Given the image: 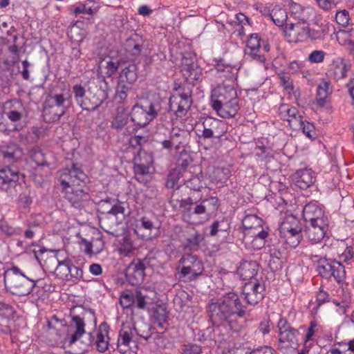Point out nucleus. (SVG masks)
Instances as JSON below:
<instances>
[{"instance_id":"obj_1","label":"nucleus","mask_w":354,"mask_h":354,"mask_svg":"<svg viewBox=\"0 0 354 354\" xmlns=\"http://www.w3.org/2000/svg\"><path fill=\"white\" fill-rule=\"evenodd\" d=\"M207 312L214 328L223 326L232 332H239L242 328L237 318L245 317V310L239 295L230 292L218 299H212L208 305Z\"/></svg>"},{"instance_id":"obj_2","label":"nucleus","mask_w":354,"mask_h":354,"mask_svg":"<svg viewBox=\"0 0 354 354\" xmlns=\"http://www.w3.org/2000/svg\"><path fill=\"white\" fill-rule=\"evenodd\" d=\"M71 323L67 326L64 320L59 319L53 316L48 321L49 328H53L63 348L72 346L86 335L85 326L86 324H96V317L93 310L84 309L79 315L71 313Z\"/></svg>"},{"instance_id":"obj_3","label":"nucleus","mask_w":354,"mask_h":354,"mask_svg":"<svg viewBox=\"0 0 354 354\" xmlns=\"http://www.w3.org/2000/svg\"><path fill=\"white\" fill-rule=\"evenodd\" d=\"M239 101L233 84L223 83L212 91V107L221 118H234L240 108Z\"/></svg>"},{"instance_id":"obj_4","label":"nucleus","mask_w":354,"mask_h":354,"mask_svg":"<svg viewBox=\"0 0 354 354\" xmlns=\"http://www.w3.org/2000/svg\"><path fill=\"white\" fill-rule=\"evenodd\" d=\"M71 104L69 92L48 94L44 102L43 117L46 122H55L63 116Z\"/></svg>"},{"instance_id":"obj_5","label":"nucleus","mask_w":354,"mask_h":354,"mask_svg":"<svg viewBox=\"0 0 354 354\" xmlns=\"http://www.w3.org/2000/svg\"><path fill=\"white\" fill-rule=\"evenodd\" d=\"M3 277L6 288L17 296H26L31 293L37 281H39L26 277L17 266L7 270Z\"/></svg>"},{"instance_id":"obj_6","label":"nucleus","mask_w":354,"mask_h":354,"mask_svg":"<svg viewBox=\"0 0 354 354\" xmlns=\"http://www.w3.org/2000/svg\"><path fill=\"white\" fill-rule=\"evenodd\" d=\"M160 110V100H147L143 102L136 104L131 112V119L137 126L143 127L149 124L158 115Z\"/></svg>"},{"instance_id":"obj_7","label":"nucleus","mask_w":354,"mask_h":354,"mask_svg":"<svg viewBox=\"0 0 354 354\" xmlns=\"http://www.w3.org/2000/svg\"><path fill=\"white\" fill-rule=\"evenodd\" d=\"M284 34L289 42L297 43L310 40L322 39L325 31L323 28H310L308 25L302 26L300 24H294L290 21L284 27Z\"/></svg>"},{"instance_id":"obj_8","label":"nucleus","mask_w":354,"mask_h":354,"mask_svg":"<svg viewBox=\"0 0 354 354\" xmlns=\"http://www.w3.org/2000/svg\"><path fill=\"white\" fill-rule=\"evenodd\" d=\"M277 327L279 329L278 348L284 353L296 350L299 345V330L293 328L283 318L279 320Z\"/></svg>"},{"instance_id":"obj_9","label":"nucleus","mask_w":354,"mask_h":354,"mask_svg":"<svg viewBox=\"0 0 354 354\" xmlns=\"http://www.w3.org/2000/svg\"><path fill=\"white\" fill-rule=\"evenodd\" d=\"M161 222L153 212L147 213L136 221L135 233L142 240H152L160 235Z\"/></svg>"},{"instance_id":"obj_10","label":"nucleus","mask_w":354,"mask_h":354,"mask_svg":"<svg viewBox=\"0 0 354 354\" xmlns=\"http://www.w3.org/2000/svg\"><path fill=\"white\" fill-rule=\"evenodd\" d=\"M192 103V91L189 88L180 86L169 98V111L176 117L185 116Z\"/></svg>"},{"instance_id":"obj_11","label":"nucleus","mask_w":354,"mask_h":354,"mask_svg":"<svg viewBox=\"0 0 354 354\" xmlns=\"http://www.w3.org/2000/svg\"><path fill=\"white\" fill-rule=\"evenodd\" d=\"M182 265L178 272L180 279H186L188 281L196 280L203 274L204 266L201 259L191 254H185L179 260Z\"/></svg>"},{"instance_id":"obj_12","label":"nucleus","mask_w":354,"mask_h":354,"mask_svg":"<svg viewBox=\"0 0 354 354\" xmlns=\"http://www.w3.org/2000/svg\"><path fill=\"white\" fill-rule=\"evenodd\" d=\"M279 232L291 248H296L300 243L302 234L299 220L294 216H288L281 222Z\"/></svg>"},{"instance_id":"obj_13","label":"nucleus","mask_w":354,"mask_h":354,"mask_svg":"<svg viewBox=\"0 0 354 354\" xmlns=\"http://www.w3.org/2000/svg\"><path fill=\"white\" fill-rule=\"evenodd\" d=\"M58 173V180L62 190L80 186L81 183H84L87 178L86 174L75 163H72L70 167L59 170Z\"/></svg>"},{"instance_id":"obj_14","label":"nucleus","mask_w":354,"mask_h":354,"mask_svg":"<svg viewBox=\"0 0 354 354\" xmlns=\"http://www.w3.org/2000/svg\"><path fill=\"white\" fill-rule=\"evenodd\" d=\"M179 207L181 209L184 221L193 225L202 223L201 216L205 214V207L201 203L197 204L189 197L179 201Z\"/></svg>"},{"instance_id":"obj_15","label":"nucleus","mask_w":354,"mask_h":354,"mask_svg":"<svg viewBox=\"0 0 354 354\" xmlns=\"http://www.w3.org/2000/svg\"><path fill=\"white\" fill-rule=\"evenodd\" d=\"M202 126V137L204 139H218L227 132V125L225 122L212 117L203 118Z\"/></svg>"},{"instance_id":"obj_16","label":"nucleus","mask_w":354,"mask_h":354,"mask_svg":"<svg viewBox=\"0 0 354 354\" xmlns=\"http://www.w3.org/2000/svg\"><path fill=\"white\" fill-rule=\"evenodd\" d=\"M243 294L248 304L255 306L265 297V284L259 281L246 283L243 288Z\"/></svg>"},{"instance_id":"obj_17","label":"nucleus","mask_w":354,"mask_h":354,"mask_svg":"<svg viewBox=\"0 0 354 354\" xmlns=\"http://www.w3.org/2000/svg\"><path fill=\"white\" fill-rule=\"evenodd\" d=\"M64 197L75 208H83L91 203V196L82 189L73 187L62 190Z\"/></svg>"},{"instance_id":"obj_18","label":"nucleus","mask_w":354,"mask_h":354,"mask_svg":"<svg viewBox=\"0 0 354 354\" xmlns=\"http://www.w3.org/2000/svg\"><path fill=\"white\" fill-rule=\"evenodd\" d=\"M17 173L12 172L10 169L0 170V190L6 192L9 196L16 195L21 185L17 183Z\"/></svg>"},{"instance_id":"obj_19","label":"nucleus","mask_w":354,"mask_h":354,"mask_svg":"<svg viewBox=\"0 0 354 354\" xmlns=\"http://www.w3.org/2000/svg\"><path fill=\"white\" fill-rule=\"evenodd\" d=\"M328 222L320 220L317 223H307L305 224L304 234L312 243L320 242L324 237L328 230Z\"/></svg>"},{"instance_id":"obj_20","label":"nucleus","mask_w":354,"mask_h":354,"mask_svg":"<svg viewBox=\"0 0 354 354\" xmlns=\"http://www.w3.org/2000/svg\"><path fill=\"white\" fill-rule=\"evenodd\" d=\"M261 41L258 34L253 33L250 35L245 50V56L247 59L256 61L259 64H265L266 58L264 55L259 54L261 48Z\"/></svg>"},{"instance_id":"obj_21","label":"nucleus","mask_w":354,"mask_h":354,"mask_svg":"<svg viewBox=\"0 0 354 354\" xmlns=\"http://www.w3.org/2000/svg\"><path fill=\"white\" fill-rule=\"evenodd\" d=\"M107 98V93L101 88H96L95 91L88 90L82 105L83 110L94 111L100 107Z\"/></svg>"},{"instance_id":"obj_22","label":"nucleus","mask_w":354,"mask_h":354,"mask_svg":"<svg viewBox=\"0 0 354 354\" xmlns=\"http://www.w3.org/2000/svg\"><path fill=\"white\" fill-rule=\"evenodd\" d=\"M290 19H294L297 21L296 24H306L315 15L313 8L302 6L301 4L290 1L289 8ZM289 19V23L290 22Z\"/></svg>"},{"instance_id":"obj_23","label":"nucleus","mask_w":354,"mask_h":354,"mask_svg":"<svg viewBox=\"0 0 354 354\" xmlns=\"http://www.w3.org/2000/svg\"><path fill=\"white\" fill-rule=\"evenodd\" d=\"M145 268L140 259H134L127 267L126 277L132 286L141 284L145 277Z\"/></svg>"},{"instance_id":"obj_24","label":"nucleus","mask_w":354,"mask_h":354,"mask_svg":"<svg viewBox=\"0 0 354 354\" xmlns=\"http://www.w3.org/2000/svg\"><path fill=\"white\" fill-rule=\"evenodd\" d=\"M279 111L281 119L286 120L292 129L300 130L302 125V116L297 108L283 104L279 107Z\"/></svg>"},{"instance_id":"obj_25","label":"nucleus","mask_w":354,"mask_h":354,"mask_svg":"<svg viewBox=\"0 0 354 354\" xmlns=\"http://www.w3.org/2000/svg\"><path fill=\"white\" fill-rule=\"evenodd\" d=\"M183 76L189 84H194L202 77V70L192 59L184 57L183 59L182 69Z\"/></svg>"},{"instance_id":"obj_26","label":"nucleus","mask_w":354,"mask_h":354,"mask_svg":"<svg viewBox=\"0 0 354 354\" xmlns=\"http://www.w3.org/2000/svg\"><path fill=\"white\" fill-rule=\"evenodd\" d=\"M303 217L305 223H317L320 220L328 221L327 217L324 216L323 209L314 202H310L304 207Z\"/></svg>"},{"instance_id":"obj_27","label":"nucleus","mask_w":354,"mask_h":354,"mask_svg":"<svg viewBox=\"0 0 354 354\" xmlns=\"http://www.w3.org/2000/svg\"><path fill=\"white\" fill-rule=\"evenodd\" d=\"M136 328L129 324L122 326L118 339V348L122 353H124L129 348V344L136 333Z\"/></svg>"},{"instance_id":"obj_28","label":"nucleus","mask_w":354,"mask_h":354,"mask_svg":"<svg viewBox=\"0 0 354 354\" xmlns=\"http://www.w3.org/2000/svg\"><path fill=\"white\" fill-rule=\"evenodd\" d=\"M15 310L12 305L4 301H0V317H2V322H0V332L4 334H9L11 328L8 326L10 319L14 317Z\"/></svg>"},{"instance_id":"obj_29","label":"nucleus","mask_w":354,"mask_h":354,"mask_svg":"<svg viewBox=\"0 0 354 354\" xmlns=\"http://www.w3.org/2000/svg\"><path fill=\"white\" fill-rule=\"evenodd\" d=\"M259 265L256 261L243 260L237 270V273L243 280H250L257 274Z\"/></svg>"},{"instance_id":"obj_30","label":"nucleus","mask_w":354,"mask_h":354,"mask_svg":"<svg viewBox=\"0 0 354 354\" xmlns=\"http://www.w3.org/2000/svg\"><path fill=\"white\" fill-rule=\"evenodd\" d=\"M315 180V173L312 169L305 168L297 171L295 185L301 189L310 187Z\"/></svg>"},{"instance_id":"obj_31","label":"nucleus","mask_w":354,"mask_h":354,"mask_svg":"<svg viewBox=\"0 0 354 354\" xmlns=\"http://www.w3.org/2000/svg\"><path fill=\"white\" fill-rule=\"evenodd\" d=\"M348 68L342 59H337L333 61L330 68L326 71V75L331 80L338 81L344 79L346 76Z\"/></svg>"},{"instance_id":"obj_32","label":"nucleus","mask_w":354,"mask_h":354,"mask_svg":"<svg viewBox=\"0 0 354 354\" xmlns=\"http://www.w3.org/2000/svg\"><path fill=\"white\" fill-rule=\"evenodd\" d=\"M109 325L106 322L102 323L99 326L95 341L97 349L100 353H104L109 348Z\"/></svg>"},{"instance_id":"obj_33","label":"nucleus","mask_w":354,"mask_h":354,"mask_svg":"<svg viewBox=\"0 0 354 354\" xmlns=\"http://www.w3.org/2000/svg\"><path fill=\"white\" fill-rule=\"evenodd\" d=\"M100 225L102 229L108 234L115 235L117 232L116 227L119 223L118 217L113 214L104 212L99 218Z\"/></svg>"},{"instance_id":"obj_34","label":"nucleus","mask_w":354,"mask_h":354,"mask_svg":"<svg viewBox=\"0 0 354 354\" xmlns=\"http://www.w3.org/2000/svg\"><path fill=\"white\" fill-rule=\"evenodd\" d=\"M333 92V86L329 81L322 80L317 88L316 101L319 107H324L328 101V96Z\"/></svg>"},{"instance_id":"obj_35","label":"nucleus","mask_w":354,"mask_h":354,"mask_svg":"<svg viewBox=\"0 0 354 354\" xmlns=\"http://www.w3.org/2000/svg\"><path fill=\"white\" fill-rule=\"evenodd\" d=\"M310 258L317 263V271L318 274L323 278L330 279V270L333 259L326 257H321L318 254H309Z\"/></svg>"},{"instance_id":"obj_36","label":"nucleus","mask_w":354,"mask_h":354,"mask_svg":"<svg viewBox=\"0 0 354 354\" xmlns=\"http://www.w3.org/2000/svg\"><path fill=\"white\" fill-rule=\"evenodd\" d=\"M0 151L3 156L9 161H17L23 156L22 149L13 142L1 146Z\"/></svg>"},{"instance_id":"obj_37","label":"nucleus","mask_w":354,"mask_h":354,"mask_svg":"<svg viewBox=\"0 0 354 354\" xmlns=\"http://www.w3.org/2000/svg\"><path fill=\"white\" fill-rule=\"evenodd\" d=\"M138 79V67L135 64H129L121 71L119 82L121 83L133 84Z\"/></svg>"},{"instance_id":"obj_38","label":"nucleus","mask_w":354,"mask_h":354,"mask_svg":"<svg viewBox=\"0 0 354 354\" xmlns=\"http://www.w3.org/2000/svg\"><path fill=\"white\" fill-rule=\"evenodd\" d=\"M269 236L268 227H264L263 225L253 230L243 231V241L248 243L252 238L267 239Z\"/></svg>"},{"instance_id":"obj_39","label":"nucleus","mask_w":354,"mask_h":354,"mask_svg":"<svg viewBox=\"0 0 354 354\" xmlns=\"http://www.w3.org/2000/svg\"><path fill=\"white\" fill-rule=\"evenodd\" d=\"M128 122L129 113L126 112L125 109L123 106L117 107L115 116L111 122V127L116 130H121Z\"/></svg>"},{"instance_id":"obj_40","label":"nucleus","mask_w":354,"mask_h":354,"mask_svg":"<svg viewBox=\"0 0 354 354\" xmlns=\"http://www.w3.org/2000/svg\"><path fill=\"white\" fill-rule=\"evenodd\" d=\"M230 229V224L229 221L223 218L221 220L214 221L209 226V236H216L220 233L228 234Z\"/></svg>"},{"instance_id":"obj_41","label":"nucleus","mask_w":354,"mask_h":354,"mask_svg":"<svg viewBox=\"0 0 354 354\" xmlns=\"http://www.w3.org/2000/svg\"><path fill=\"white\" fill-rule=\"evenodd\" d=\"M102 205L109 204L111 205V209H109L106 212L109 214H113L118 217L119 214L124 215L125 211V203L121 201H119L118 199L106 198L104 200L101 201Z\"/></svg>"},{"instance_id":"obj_42","label":"nucleus","mask_w":354,"mask_h":354,"mask_svg":"<svg viewBox=\"0 0 354 354\" xmlns=\"http://www.w3.org/2000/svg\"><path fill=\"white\" fill-rule=\"evenodd\" d=\"M270 18L277 26H283L288 21L286 10L279 6H275L270 13Z\"/></svg>"},{"instance_id":"obj_43","label":"nucleus","mask_w":354,"mask_h":354,"mask_svg":"<svg viewBox=\"0 0 354 354\" xmlns=\"http://www.w3.org/2000/svg\"><path fill=\"white\" fill-rule=\"evenodd\" d=\"M270 259L268 261V266L271 270L277 271L282 268L283 263V254L275 248L269 250Z\"/></svg>"},{"instance_id":"obj_44","label":"nucleus","mask_w":354,"mask_h":354,"mask_svg":"<svg viewBox=\"0 0 354 354\" xmlns=\"http://www.w3.org/2000/svg\"><path fill=\"white\" fill-rule=\"evenodd\" d=\"M329 274L330 279L333 277L337 283H341L346 277L344 266L340 261L333 259Z\"/></svg>"},{"instance_id":"obj_45","label":"nucleus","mask_w":354,"mask_h":354,"mask_svg":"<svg viewBox=\"0 0 354 354\" xmlns=\"http://www.w3.org/2000/svg\"><path fill=\"white\" fill-rule=\"evenodd\" d=\"M57 266L55 268V273L56 277L68 281V274H70V266H71V260L66 259L64 261L57 260Z\"/></svg>"},{"instance_id":"obj_46","label":"nucleus","mask_w":354,"mask_h":354,"mask_svg":"<svg viewBox=\"0 0 354 354\" xmlns=\"http://www.w3.org/2000/svg\"><path fill=\"white\" fill-rule=\"evenodd\" d=\"M183 176V174L178 168L170 170L165 183L166 187L169 189H173L175 187L178 189L180 186L179 180Z\"/></svg>"},{"instance_id":"obj_47","label":"nucleus","mask_w":354,"mask_h":354,"mask_svg":"<svg viewBox=\"0 0 354 354\" xmlns=\"http://www.w3.org/2000/svg\"><path fill=\"white\" fill-rule=\"evenodd\" d=\"M214 66L218 73H223V77L227 79L232 78L234 76V71H236L235 66L225 64L223 59L216 61Z\"/></svg>"},{"instance_id":"obj_48","label":"nucleus","mask_w":354,"mask_h":354,"mask_svg":"<svg viewBox=\"0 0 354 354\" xmlns=\"http://www.w3.org/2000/svg\"><path fill=\"white\" fill-rule=\"evenodd\" d=\"M68 37L71 41L75 44H80L85 37V30L76 24H73L69 28L67 32Z\"/></svg>"},{"instance_id":"obj_49","label":"nucleus","mask_w":354,"mask_h":354,"mask_svg":"<svg viewBox=\"0 0 354 354\" xmlns=\"http://www.w3.org/2000/svg\"><path fill=\"white\" fill-rule=\"evenodd\" d=\"M263 220L256 215H247L242 220L244 230H253L263 225Z\"/></svg>"},{"instance_id":"obj_50","label":"nucleus","mask_w":354,"mask_h":354,"mask_svg":"<svg viewBox=\"0 0 354 354\" xmlns=\"http://www.w3.org/2000/svg\"><path fill=\"white\" fill-rule=\"evenodd\" d=\"M128 19L127 16L120 10L111 16L109 20V25L113 26L118 29L124 28L127 23Z\"/></svg>"},{"instance_id":"obj_51","label":"nucleus","mask_w":354,"mask_h":354,"mask_svg":"<svg viewBox=\"0 0 354 354\" xmlns=\"http://www.w3.org/2000/svg\"><path fill=\"white\" fill-rule=\"evenodd\" d=\"M153 163V158L151 154L144 150H138V153L133 158V164L142 165L150 167Z\"/></svg>"},{"instance_id":"obj_52","label":"nucleus","mask_w":354,"mask_h":354,"mask_svg":"<svg viewBox=\"0 0 354 354\" xmlns=\"http://www.w3.org/2000/svg\"><path fill=\"white\" fill-rule=\"evenodd\" d=\"M149 167H146L145 165L133 164V171L135 173L136 179L142 183H147L148 180L146 178L149 174Z\"/></svg>"},{"instance_id":"obj_53","label":"nucleus","mask_w":354,"mask_h":354,"mask_svg":"<svg viewBox=\"0 0 354 354\" xmlns=\"http://www.w3.org/2000/svg\"><path fill=\"white\" fill-rule=\"evenodd\" d=\"M257 152L255 156L262 162H269L273 158L272 149L263 145H257L256 147Z\"/></svg>"},{"instance_id":"obj_54","label":"nucleus","mask_w":354,"mask_h":354,"mask_svg":"<svg viewBox=\"0 0 354 354\" xmlns=\"http://www.w3.org/2000/svg\"><path fill=\"white\" fill-rule=\"evenodd\" d=\"M153 316L158 327L164 328V324L167 322L168 319V313L166 309L164 307L158 306L153 311Z\"/></svg>"},{"instance_id":"obj_55","label":"nucleus","mask_w":354,"mask_h":354,"mask_svg":"<svg viewBox=\"0 0 354 354\" xmlns=\"http://www.w3.org/2000/svg\"><path fill=\"white\" fill-rule=\"evenodd\" d=\"M149 298L140 290L136 291L134 293V304L136 308L144 310L147 305L149 304Z\"/></svg>"},{"instance_id":"obj_56","label":"nucleus","mask_w":354,"mask_h":354,"mask_svg":"<svg viewBox=\"0 0 354 354\" xmlns=\"http://www.w3.org/2000/svg\"><path fill=\"white\" fill-rule=\"evenodd\" d=\"M202 176H193L190 178L185 180L186 186L192 190L200 192L203 188V183L201 179Z\"/></svg>"},{"instance_id":"obj_57","label":"nucleus","mask_w":354,"mask_h":354,"mask_svg":"<svg viewBox=\"0 0 354 354\" xmlns=\"http://www.w3.org/2000/svg\"><path fill=\"white\" fill-rule=\"evenodd\" d=\"M201 205L205 207V214L208 211L209 212H214L216 211L219 207L218 199L217 197L211 196L208 198L202 200Z\"/></svg>"},{"instance_id":"obj_58","label":"nucleus","mask_w":354,"mask_h":354,"mask_svg":"<svg viewBox=\"0 0 354 354\" xmlns=\"http://www.w3.org/2000/svg\"><path fill=\"white\" fill-rule=\"evenodd\" d=\"M73 92L77 104L80 106L87 94L84 87L81 84H75L73 86Z\"/></svg>"},{"instance_id":"obj_59","label":"nucleus","mask_w":354,"mask_h":354,"mask_svg":"<svg viewBox=\"0 0 354 354\" xmlns=\"http://www.w3.org/2000/svg\"><path fill=\"white\" fill-rule=\"evenodd\" d=\"M148 141L147 136L135 135L129 140V145L134 148H138L139 150H143L142 146Z\"/></svg>"},{"instance_id":"obj_60","label":"nucleus","mask_w":354,"mask_h":354,"mask_svg":"<svg viewBox=\"0 0 354 354\" xmlns=\"http://www.w3.org/2000/svg\"><path fill=\"white\" fill-rule=\"evenodd\" d=\"M133 249L131 239L127 236L124 237L119 247L120 253L124 256H129L133 252Z\"/></svg>"},{"instance_id":"obj_61","label":"nucleus","mask_w":354,"mask_h":354,"mask_svg":"<svg viewBox=\"0 0 354 354\" xmlns=\"http://www.w3.org/2000/svg\"><path fill=\"white\" fill-rule=\"evenodd\" d=\"M129 90V87L127 85L119 82L115 95V100L118 101V102L122 103L127 98Z\"/></svg>"},{"instance_id":"obj_62","label":"nucleus","mask_w":354,"mask_h":354,"mask_svg":"<svg viewBox=\"0 0 354 354\" xmlns=\"http://www.w3.org/2000/svg\"><path fill=\"white\" fill-rule=\"evenodd\" d=\"M24 108L22 104H20L19 109H10L5 113L7 118L12 122L20 121L23 118Z\"/></svg>"},{"instance_id":"obj_63","label":"nucleus","mask_w":354,"mask_h":354,"mask_svg":"<svg viewBox=\"0 0 354 354\" xmlns=\"http://www.w3.org/2000/svg\"><path fill=\"white\" fill-rule=\"evenodd\" d=\"M91 245H93V254H99L104 250V241L100 233L92 238Z\"/></svg>"},{"instance_id":"obj_64","label":"nucleus","mask_w":354,"mask_h":354,"mask_svg":"<svg viewBox=\"0 0 354 354\" xmlns=\"http://www.w3.org/2000/svg\"><path fill=\"white\" fill-rule=\"evenodd\" d=\"M201 346L196 344L188 343L184 344L182 347L183 354H201Z\"/></svg>"}]
</instances>
